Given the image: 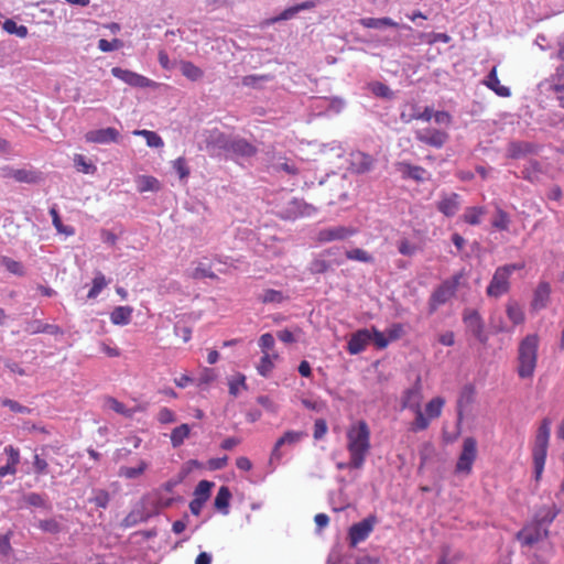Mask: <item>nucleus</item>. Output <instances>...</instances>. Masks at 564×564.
<instances>
[{"label": "nucleus", "mask_w": 564, "mask_h": 564, "mask_svg": "<svg viewBox=\"0 0 564 564\" xmlns=\"http://www.w3.org/2000/svg\"><path fill=\"white\" fill-rule=\"evenodd\" d=\"M347 449L350 454L352 468H362L367 454L370 451V431L365 421H359L347 432Z\"/></svg>", "instance_id": "f257e3e1"}, {"label": "nucleus", "mask_w": 564, "mask_h": 564, "mask_svg": "<svg viewBox=\"0 0 564 564\" xmlns=\"http://www.w3.org/2000/svg\"><path fill=\"white\" fill-rule=\"evenodd\" d=\"M230 134L217 128L203 130L200 133L199 149L212 158H225L228 150Z\"/></svg>", "instance_id": "f03ea898"}, {"label": "nucleus", "mask_w": 564, "mask_h": 564, "mask_svg": "<svg viewBox=\"0 0 564 564\" xmlns=\"http://www.w3.org/2000/svg\"><path fill=\"white\" fill-rule=\"evenodd\" d=\"M524 268V263H512L496 269L494 276L487 286V294L491 297H499L509 290V278L516 270Z\"/></svg>", "instance_id": "7ed1b4c3"}, {"label": "nucleus", "mask_w": 564, "mask_h": 564, "mask_svg": "<svg viewBox=\"0 0 564 564\" xmlns=\"http://www.w3.org/2000/svg\"><path fill=\"white\" fill-rule=\"evenodd\" d=\"M557 514L554 503H549L538 509L534 514V521L531 522V545L547 535V527L553 522Z\"/></svg>", "instance_id": "20e7f679"}, {"label": "nucleus", "mask_w": 564, "mask_h": 564, "mask_svg": "<svg viewBox=\"0 0 564 564\" xmlns=\"http://www.w3.org/2000/svg\"><path fill=\"white\" fill-rule=\"evenodd\" d=\"M550 432H551L550 422L547 420H544L538 430L536 440H535V449H534L533 459H534V468H535L536 478H539L541 476L543 468H544Z\"/></svg>", "instance_id": "39448f33"}, {"label": "nucleus", "mask_w": 564, "mask_h": 564, "mask_svg": "<svg viewBox=\"0 0 564 564\" xmlns=\"http://www.w3.org/2000/svg\"><path fill=\"white\" fill-rule=\"evenodd\" d=\"M477 457V442L474 437H466L463 442L462 453L455 466L458 475H469Z\"/></svg>", "instance_id": "423d86ee"}, {"label": "nucleus", "mask_w": 564, "mask_h": 564, "mask_svg": "<svg viewBox=\"0 0 564 564\" xmlns=\"http://www.w3.org/2000/svg\"><path fill=\"white\" fill-rule=\"evenodd\" d=\"M258 149L245 138L230 134L228 150L225 159L238 160L249 159L257 154Z\"/></svg>", "instance_id": "0eeeda50"}, {"label": "nucleus", "mask_w": 564, "mask_h": 564, "mask_svg": "<svg viewBox=\"0 0 564 564\" xmlns=\"http://www.w3.org/2000/svg\"><path fill=\"white\" fill-rule=\"evenodd\" d=\"M456 286L457 279L453 281H445L441 285H438L430 297V312H435L438 308V306L449 301L456 292Z\"/></svg>", "instance_id": "6e6552de"}, {"label": "nucleus", "mask_w": 564, "mask_h": 564, "mask_svg": "<svg viewBox=\"0 0 564 564\" xmlns=\"http://www.w3.org/2000/svg\"><path fill=\"white\" fill-rule=\"evenodd\" d=\"M356 234V229L346 226H334L319 229L315 240L319 243L346 240Z\"/></svg>", "instance_id": "1a4fd4ad"}, {"label": "nucleus", "mask_w": 564, "mask_h": 564, "mask_svg": "<svg viewBox=\"0 0 564 564\" xmlns=\"http://www.w3.org/2000/svg\"><path fill=\"white\" fill-rule=\"evenodd\" d=\"M377 518L369 516L358 523L352 524L349 528L348 539L350 546L355 547L358 543L365 541L372 532Z\"/></svg>", "instance_id": "9d476101"}, {"label": "nucleus", "mask_w": 564, "mask_h": 564, "mask_svg": "<svg viewBox=\"0 0 564 564\" xmlns=\"http://www.w3.org/2000/svg\"><path fill=\"white\" fill-rule=\"evenodd\" d=\"M447 132L434 128H424L415 131V139L430 147L441 149L447 142Z\"/></svg>", "instance_id": "9b49d317"}, {"label": "nucleus", "mask_w": 564, "mask_h": 564, "mask_svg": "<svg viewBox=\"0 0 564 564\" xmlns=\"http://www.w3.org/2000/svg\"><path fill=\"white\" fill-rule=\"evenodd\" d=\"M111 73L116 78H118L133 87L144 88V87H150L152 84V82L149 78H147L140 74H137L134 72H131L129 69L113 67L111 69Z\"/></svg>", "instance_id": "f8f14e48"}, {"label": "nucleus", "mask_w": 564, "mask_h": 564, "mask_svg": "<svg viewBox=\"0 0 564 564\" xmlns=\"http://www.w3.org/2000/svg\"><path fill=\"white\" fill-rule=\"evenodd\" d=\"M422 388L420 378L416 379L415 383L406 389L402 395L401 406L402 409H409L415 411L421 409L422 401Z\"/></svg>", "instance_id": "ddd939ff"}, {"label": "nucleus", "mask_w": 564, "mask_h": 564, "mask_svg": "<svg viewBox=\"0 0 564 564\" xmlns=\"http://www.w3.org/2000/svg\"><path fill=\"white\" fill-rule=\"evenodd\" d=\"M464 323L466 324L468 330L480 341L485 343L487 340V336L484 332V324L480 318V315L475 310H469L464 313Z\"/></svg>", "instance_id": "4468645a"}, {"label": "nucleus", "mask_w": 564, "mask_h": 564, "mask_svg": "<svg viewBox=\"0 0 564 564\" xmlns=\"http://www.w3.org/2000/svg\"><path fill=\"white\" fill-rule=\"evenodd\" d=\"M306 436L305 432L302 431H286L275 443L272 453V459H280L282 457V453L280 448L284 445L294 446L300 443Z\"/></svg>", "instance_id": "2eb2a0df"}, {"label": "nucleus", "mask_w": 564, "mask_h": 564, "mask_svg": "<svg viewBox=\"0 0 564 564\" xmlns=\"http://www.w3.org/2000/svg\"><path fill=\"white\" fill-rule=\"evenodd\" d=\"M462 205L460 196L456 193L443 194L436 203V208L446 217H453L457 214Z\"/></svg>", "instance_id": "dca6fc26"}, {"label": "nucleus", "mask_w": 564, "mask_h": 564, "mask_svg": "<svg viewBox=\"0 0 564 564\" xmlns=\"http://www.w3.org/2000/svg\"><path fill=\"white\" fill-rule=\"evenodd\" d=\"M119 135V131L116 128L108 127L87 132L86 140L94 143L108 144L118 142Z\"/></svg>", "instance_id": "f3484780"}, {"label": "nucleus", "mask_w": 564, "mask_h": 564, "mask_svg": "<svg viewBox=\"0 0 564 564\" xmlns=\"http://www.w3.org/2000/svg\"><path fill=\"white\" fill-rule=\"evenodd\" d=\"M371 340V332L367 328L359 329L354 333L348 341L347 349L351 355H358L365 350Z\"/></svg>", "instance_id": "a211bd4d"}, {"label": "nucleus", "mask_w": 564, "mask_h": 564, "mask_svg": "<svg viewBox=\"0 0 564 564\" xmlns=\"http://www.w3.org/2000/svg\"><path fill=\"white\" fill-rule=\"evenodd\" d=\"M376 160L365 152H355L351 154V167L358 174L368 173L373 170Z\"/></svg>", "instance_id": "6ab92c4d"}, {"label": "nucleus", "mask_w": 564, "mask_h": 564, "mask_svg": "<svg viewBox=\"0 0 564 564\" xmlns=\"http://www.w3.org/2000/svg\"><path fill=\"white\" fill-rule=\"evenodd\" d=\"M24 330L31 335L43 333L56 336L63 334V329L59 326L42 323L40 319L25 322Z\"/></svg>", "instance_id": "aec40b11"}, {"label": "nucleus", "mask_w": 564, "mask_h": 564, "mask_svg": "<svg viewBox=\"0 0 564 564\" xmlns=\"http://www.w3.org/2000/svg\"><path fill=\"white\" fill-rule=\"evenodd\" d=\"M397 170L401 173L403 178H411L416 182L426 180V170L419 165H412L409 162H398Z\"/></svg>", "instance_id": "412c9836"}, {"label": "nucleus", "mask_w": 564, "mask_h": 564, "mask_svg": "<svg viewBox=\"0 0 564 564\" xmlns=\"http://www.w3.org/2000/svg\"><path fill=\"white\" fill-rule=\"evenodd\" d=\"M551 293V286L549 282H540L534 291L533 300L531 301L532 310H541L547 305Z\"/></svg>", "instance_id": "4be33fe9"}, {"label": "nucleus", "mask_w": 564, "mask_h": 564, "mask_svg": "<svg viewBox=\"0 0 564 564\" xmlns=\"http://www.w3.org/2000/svg\"><path fill=\"white\" fill-rule=\"evenodd\" d=\"M484 84L500 97H509L511 94L508 87L500 84V80L498 79L497 76L496 66H494L492 69L489 72L486 79L484 80Z\"/></svg>", "instance_id": "5701e85b"}, {"label": "nucleus", "mask_w": 564, "mask_h": 564, "mask_svg": "<svg viewBox=\"0 0 564 564\" xmlns=\"http://www.w3.org/2000/svg\"><path fill=\"white\" fill-rule=\"evenodd\" d=\"M529 336H525L520 344L519 348V376L522 378L529 377Z\"/></svg>", "instance_id": "b1692460"}, {"label": "nucleus", "mask_w": 564, "mask_h": 564, "mask_svg": "<svg viewBox=\"0 0 564 564\" xmlns=\"http://www.w3.org/2000/svg\"><path fill=\"white\" fill-rule=\"evenodd\" d=\"M13 180L19 183L36 184L42 177L41 173L32 169H17L13 174Z\"/></svg>", "instance_id": "393cba45"}, {"label": "nucleus", "mask_w": 564, "mask_h": 564, "mask_svg": "<svg viewBox=\"0 0 564 564\" xmlns=\"http://www.w3.org/2000/svg\"><path fill=\"white\" fill-rule=\"evenodd\" d=\"M360 25L367 29H382L386 26L397 28L398 23L391 18H362L359 20Z\"/></svg>", "instance_id": "a878e982"}, {"label": "nucleus", "mask_w": 564, "mask_h": 564, "mask_svg": "<svg viewBox=\"0 0 564 564\" xmlns=\"http://www.w3.org/2000/svg\"><path fill=\"white\" fill-rule=\"evenodd\" d=\"M132 307L117 306L110 314V321L115 325H127L131 321Z\"/></svg>", "instance_id": "bb28decb"}, {"label": "nucleus", "mask_w": 564, "mask_h": 564, "mask_svg": "<svg viewBox=\"0 0 564 564\" xmlns=\"http://www.w3.org/2000/svg\"><path fill=\"white\" fill-rule=\"evenodd\" d=\"M22 501L30 507L50 509L51 505L46 495L37 492H28L23 495Z\"/></svg>", "instance_id": "cd10ccee"}, {"label": "nucleus", "mask_w": 564, "mask_h": 564, "mask_svg": "<svg viewBox=\"0 0 564 564\" xmlns=\"http://www.w3.org/2000/svg\"><path fill=\"white\" fill-rule=\"evenodd\" d=\"M333 264L339 265L341 264V261L330 262L319 254L311 261L308 270L312 274H322L332 269Z\"/></svg>", "instance_id": "c85d7f7f"}, {"label": "nucleus", "mask_w": 564, "mask_h": 564, "mask_svg": "<svg viewBox=\"0 0 564 564\" xmlns=\"http://www.w3.org/2000/svg\"><path fill=\"white\" fill-rule=\"evenodd\" d=\"M180 72L182 73L183 76H185L187 79L192 82H197L202 79L204 76V72L188 61L180 62Z\"/></svg>", "instance_id": "c756f323"}, {"label": "nucleus", "mask_w": 564, "mask_h": 564, "mask_svg": "<svg viewBox=\"0 0 564 564\" xmlns=\"http://www.w3.org/2000/svg\"><path fill=\"white\" fill-rule=\"evenodd\" d=\"M231 498V492L228 487L221 486L217 492V496L214 501V506L217 510L223 512L224 514H228L229 510V501Z\"/></svg>", "instance_id": "7c9ffc66"}, {"label": "nucleus", "mask_w": 564, "mask_h": 564, "mask_svg": "<svg viewBox=\"0 0 564 564\" xmlns=\"http://www.w3.org/2000/svg\"><path fill=\"white\" fill-rule=\"evenodd\" d=\"M138 191L143 192H158L160 189V182L153 177L148 175H141L137 180Z\"/></svg>", "instance_id": "2f4dec72"}, {"label": "nucleus", "mask_w": 564, "mask_h": 564, "mask_svg": "<svg viewBox=\"0 0 564 564\" xmlns=\"http://www.w3.org/2000/svg\"><path fill=\"white\" fill-rule=\"evenodd\" d=\"M2 29L9 33L14 34L20 39H24L28 36V28L25 25H19L15 21L12 19H7L2 23Z\"/></svg>", "instance_id": "473e14b6"}, {"label": "nucleus", "mask_w": 564, "mask_h": 564, "mask_svg": "<svg viewBox=\"0 0 564 564\" xmlns=\"http://www.w3.org/2000/svg\"><path fill=\"white\" fill-rule=\"evenodd\" d=\"M432 119V108L426 107L423 111H417L414 107L411 113H401V120L403 122H410L412 120L430 121Z\"/></svg>", "instance_id": "72a5a7b5"}, {"label": "nucleus", "mask_w": 564, "mask_h": 564, "mask_svg": "<svg viewBox=\"0 0 564 564\" xmlns=\"http://www.w3.org/2000/svg\"><path fill=\"white\" fill-rule=\"evenodd\" d=\"M507 315L508 318L512 322L513 325H519L524 322L525 315L522 308L519 306L517 302H509L507 305Z\"/></svg>", "instance_id": "f704fd0d"}, {"label": "nucleus", "mask_w": 564, "mask_h": 564, "mask_svg": "<svg viewBox=\"0 0 564 564\" xmlns=\"http://www.w3.org/2000/svg\"><path fill=\"white\" fill-rule=\"evenodd\" d=\"M214 485L215 484L213 481L200 480L194 490V499L206 502L210 497V491Z\"/></svg>", "instance_id": "c9c22d12"}, {"label": "nucleus", "mask_w": 564, "mask_h": 564, "mask_svg": "<svg viewBox=\"0 0 564 564\" xmlns=\"http://www.w3.org/2000/svg\"><path fill=\"white\" fill-rule=\"evenodd\" d=\"M145 521V517L140 509H135L130 511L124 519L121 521L120 527L123 529H129L137 525L140 522Z\"/></svg>", "instance_id": "e433bc0d"}, {"label": "nucleus", "mask_w": 564, "mask_h": 564, "mask_svg": "<svg viewBox=\"0 0 564 564\" xmlns=\"http://www.w3.org/2000/svg\"><path fill=\"white\" fill-rule=\"evenodd\" d=\"M188 434L189 426L187 424H181L180 426L175 427L171 433V443L173 447L181 446Z\"/></svg>", "instance_id": "4c0bfd02"}, {"label": "nucleus", "mask_w": 564, "mask_h": 564, "mask_svg": "<svg viewBox=\"0 0 564 564\" xmlns=\"http://www.w3.org/2000/svg\"><path fill=\"white\" fill-rule=\"evenodd\" d=\"M346 257L352 261H359L364 263H373L375 258L364 249L355 248L346 251Z\"/></svg>", "instance_id": "58836bf2"}, {"label": "nucleus", "mask_w": 564, "mask_h": 564, "mask_svg": "<svg viewBox=\"0 0 564 564\" xmlns=\"http://www.w3.org/2000/svg\"><path fill=\"white\" fill-rule=\"evenodd\" d=\"M105 404L107 408L126 417H132L134 413V410L128 409L123 403L119 402L115 398H107Z\"/></svg>", "instance_id": "ea45409f"}, {"label": "nucleus", "mask_w": 564, "mask_h": 564, "mask_svg": "<svg viewBox=\"0 0 564 564\" xmlns=\"http://www.w3.org/2000/svg\"><path fill=\"white\" fill-rule=\"evenodd\" d=\"M134 134L144 137L147 144L150 148H161L164 144L162 138L156 132L149 130H135Z\"/></svg>", "instance_id": "a19ab883"}, {"label": "nucleus", "mask_w": 564, "mask_h": 564, "mask_svg": "<svg viewBox=\"0 0 564 564\" xmlns=\"http://www.w3.org/2000/svg\"><path fill=\"white\" fill-rule=\"evenodd\" d=\"M106 285L107 281L105 275L101 272H97L93 280V286L89 290L87 297L96 299Z\"/></svg>", "instance_id": "79ce46f5"}, {"label": "nucleus", "mask_w": 564, "mask_h": 564, "mask_svg": "<svg viewBox=\"0 0 564 564\" xmlns=\"http://www.w3.org/2000/svg\"><path fill=\"white\" fill-rule=\"evenodd\" d=\"M485 214L482 207H468L464 214V220L469 225H479L480 217Z\"/></svg>", "instance_id": "37998d69"}, {"label": "nucleus", "mask_w": 564, "mask_h": 564, "mask_svg": "<svg viewBox=\"0 0 564 564\" xmlns=\"http://www.w3.org/2000/svg\"><path fill=\"white\" fill-rule=\"evenodd\" d=\"M443 405L444 399L436 397L426 404L425 411L431 419H435L441 415Z\"/></svg>", "instance_id": "c03bdc74"}, {"label": "nucleus", "mask_w": 564, "mask_h": 564, "mask_svg": "<svg viewBox=\"0 0 564 564\" xmlns=\"http://www.w3.org/2000/svg\"><path fill=\"white\" fill-rule=\"evenodd\" d=\"M272 79L270 75H247L242 78V85L247 87L259 88L263 83Z\"/></svg>", "instance_id": "a18cd8bd"}, {"label": "nucleus", "mask_w": 564, "mask_h": 564, "mask_svg": "<svg viewBox=\"0 0 564 564\" xmlns=\"http://www.w3.org/2000/svg\"><path fill=\"white\" fill-rule=\"evenodd\" d=\"M148 465L145 462H141L138 467H121L119 475L127 479H134L139 477L147 469Z\"/></svg>", "instance_id": "49530a36"}, {"label": "nucleus", "mask_w": 564, "mask_h": 564, "mask_svg": "<svg viewBox=\"0 0 564 564\" xmlns=\"http://www.w3.org/2000/svg\"><path fill=\"white\" fill-rule=\"evenodd\" d=\"M1 264L10 272L15 275H23L24 274V268L21 262L15 261L9 257H2L1 258Z\"/></svg>", "instance_id": "de8ad7c7"}, {"label": "nucleus", "mask_w": 564, "mask_h": 564, "mask_svg": "<svg viewBox=\"0 0 564 564\" xmlns=\"http://www.w3.org/2000/svg\"><path fill=\"white\" fill-rule=\"evenodd\" d=\"M301 333L300 328H295L294 330L281 329L276 332V337L284 344H293L297 340Z\"/></svg>", "instance_id": "09e8293b"}, {"label": "nucleus", "mask_w": 564, "mask_h": 564, "mask_svg": "<svg viewBox=\"0 0 564 564\" xmlns=\"http://www.w3.org/2000/svg\"><path fill=\"white\" fill-rule=\"evenodd\" d=\"M110 496L108 491L104 489L95 490V495L90 498V502H93L96 507L106 509L109 505Z\"/></svg>", "instance_id": "8fccbe9b"}, {"label": "nucleus", "mask_w": 564, "mask_h": 564, "mask_svg": "<svg viewBox=\"0 0 564 564\" xmlns=\"http://www.w3.org/2000/svg\"><path fill=\"white\" fill-rule=\"evenodd\" d=\"M415 413V420L412 423L411 430L413 432L423 431L429 427V419L424 416L421 409L413 411Z\"/></svg>", "instance_id": "3c124183"}, {"label": "nucleus", "mask_w": 564, "mask_h": 564, "mask_svg": "<svg viewBox=\"0 0 564 564\" xmlns=\"http://www.w3.org/2000/svg\"><path fill=\"white\" fill-rule=\"evenodd\" d=\"M1 404L3 406L9 408L14 413H20V414H24V415L32 413V409L24 406V405L20 404L19 402L11 400V399H3L1 401Z\"/></svg>", "instance_id": "603ef678"}, {"label": "nucleus", "mask_w": 564, "mask_h": 564, "mask_svg": "<svg viewBox=\"0 0 564 564\" xmlns=\"http://www.w3.org/2000/svg\"><path fill=\"white\" fill-rule=\"evenodd\" d=\"M551 88L556 93L564 91V66L556 68V72L552 77Z\"/></svg>", "instance_id": "864d4df0"}, {"label": "nucleus", "mask_w": 564, "mask_h": 564, "mask_svg": "<svg viewBox=\"0 0 564 564\" xmlns=\"http://www.w3.org/2000/svg\"><path fill=\"white\" fill-rule=\"evenodd\" d=\"M261 300L263 303H281L284 300V295L281 291L269 289L264 290Z\"/></svg>", "instance_id": "5fc2aeb1"}, {"label": "nucleus", "mask_w": 564, "mask_h": 564, "mask_svg": "<svg viewBox=\"0 0 564 564\" xmlns=\"http://www.w3.org/2000/svg\"><path fill=\"white\" fill-rule=\"evenodd\" d=\"M240 388H247L246 377L243 375L238 373L235 378H232L229 381V393L234 397H237Z\"/></svg>", "instance_id": "6e6d98bb"}, {"label": "nucleus", "mask_w": 564, "mask_h": 564, "mask_svg": "<svg viewBox=\"0 0 564 564\" xmlns=\"http://www.w3.org/2000/svg\"><path fill=\"white\" fill-rule=\"evenodd\" d=\"M37 527L43 531L47 533H58L61 531L59 523L54 519H45L40 520L37 523Z\"/></svg>", "instance_id": "4d7b16f0"}, {"label": "nucleus", "mask_w": 564, "mask_h": 564, "mask_svg": "<svg viewBox=\"0 0 564 564\" xmlns=\"http://www.w3.org/2000/svg\"><path fill=\"white\" fill-rule=\"evenodd\" d=\"M13 532L10 530L6 534L0 535V555L1 556H9L12 552V546L10 543L11 536Z\"/></svg>", "instance_id": "13d9d810"}, {"label": "nucleus", "mask_w": 564, "mask_h": 564, "mask_svg": "<svg viewBox=\"0 0 564 564\" xmlns=\"http://www.w3.org/2000/svg\"><path fill=\"white\" fill-rule=\"evenodd\" d=\"M121 46H122V42L118 39H113L112 41L100 39L98 41V48L101 52H112L115 50L120 48Z\"/></svg>", "instance_id": "bf43d9fd"}, {"label": "nucleus", "mask_w": 564, "mask_h": 564, "mask_svg": "<svg viewBox=\"0 0 564 564\" xmlns=\"http://www.w3.org/2000/svg\"><path fill=\"white\" fill-rule=\"evenodd\" d=\"M509 218L508 215L501 209L498 210L496 217L492 220V226L499 230L508 229Z\"/></svg>", "instance_id": "052dcab7"}, {"label": "nucleus", "mask_w": 564, "mask_h": 564, "mask_svg": "<svg viewBox=\"0 0 564 564\" xmlns=\"http://www.w3.org/2000/svg\"><path fill=\"white\" fill-rule=\"evenodd\" d=\"M371 340H373L375 345L379 349L386 348L390 343L389 338H387L383 333L379 332L375 327L372 328Z\"/></svg>", "instance_id": "680f3d73"}, {"label": "nucleus", "mask_w": 564, "mask_h": 564, "mask_svg": "<svg viewBox=\"0 0 564 564\" xmlns=\"http://www.w3.org/2000/svg\"><path fill=\"white\" fill-rule=\"evenodd\" d=\"M474 393H475V389H474V386L471 384H466L463 389H462V392H460V395H459V400H458V405L459 406H463V404H468L471 402L473 400V397H474Z\"/></svg>", "instance_id": "e2e57ef3"}, {"label": "nucleus", "mask_w": 564, "mask_h": 564, "mask_svg": "<svg viewBox=\"0 0 564 564\" xmlns=\"http://www.w3.org/2000/svg\"><path fill=\"white\" fill-rule=\"evenodd\" d=\"M398 250L403 256L412 257L416 251V246L411 243L408 239H402L398 243Z\"/></svg>", "instance_id": "0e129e2a"}, {"label": "nucleus", "mask_w": 564, "mask_h": 564, "mask_svg": "<svg viewBox=\"0 0 564 564\" xmlns=\"http://www.w3.org/2000/svg\"><path fill=\"white\" fill-rule=\"evenodd\" d=\"M272 368H273L272 360H271L270 356L268 354H265L260 360V364L258 366V372L261 376L267 377L270 373V371L272 370Z\"/></svg>", "instance_id": "69168bd1"}, {"label": "nucleus", "mask_w": 564, "mask_h": 564, "mask_svg": "<svg viewBox=\"0 0 564 564\" xmlns=\"http://www.w3.org/2000/svg\"><path fill=\"white\" fill-rule=\"evenodd\" d=\"M47 462L42 458L40 455H34L33 469L36 475H46L47 474Z\"/></svg>", "instance_id": "338daca9"}, {"label": "nucleus", "mask_w": 564, "mask_h": 564, "mask_svg": "<svg viewBox=\"0 0 564 564\" xmlns=\"http://www.w3.org/2000/svg\"><path fill=\"white\" fill-rule=\"evenodd\" d=\"M388 338L390 341L397 340L402 337L404 334V328L402 324H392L387 330H386Z\"/></svg>", "instance_id": "774afa93"}]
</instances>
